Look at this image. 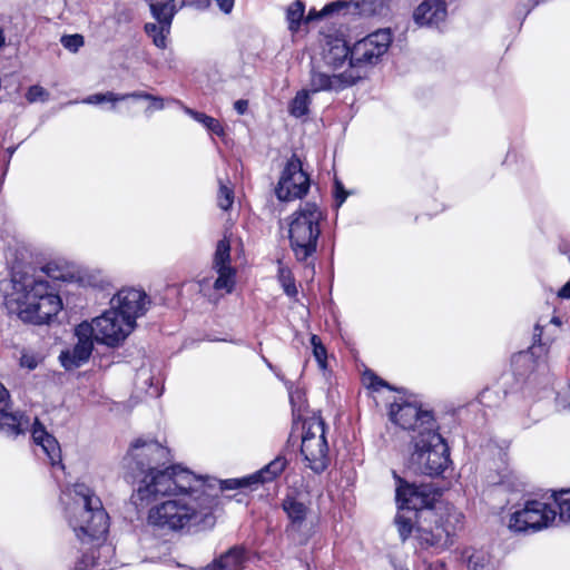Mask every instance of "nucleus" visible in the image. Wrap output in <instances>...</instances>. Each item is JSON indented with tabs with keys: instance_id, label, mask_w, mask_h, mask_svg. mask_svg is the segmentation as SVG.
Masks as SVG:
<instances>
[{
	"instance_id": "37",
	"label": "nucleus",
	"mask_w": 570,
	"mask_h": 570,
	"mask_svg": "<svg viewBox=\"0 0 570 570\" xmlns=\"http://www.w3.org/2000/svg\"><path fill=\"white\" fill-rule=\"evenodd\" d=\"M342 11H344V13H352V7L350 6V1L336 0L326 3L322 8V14H325L326 17L341 13Z\"/></svg>"
},
{
	"instance_id": "2",
	"label": "nucleus",
	"mask_w": 570,
	"mask_h": 570,
	"mask_svg": "<svg viewBox=\"0 0 570 570\" xmlns=\"http://www.w3.org/2000/svg\"><path fill=\"white\" fill-rule=\"evenodd\" d=\"M396 481L399 510L413 514L416 522V538L422 546L444 549L452 543L451 537L463 515L454 511L445 522H440L434 511L435 502L442 492L431 483L416 485L409 483L393 471Z\"/></svg>"
},
{
	"instance_id": "7",
	"label": "nucleus",
	"mask_w": 570,
	"mask_h": 570,
	"mask_svg": "<svg viewBox=\"0 0 570 570\" xmlns=\"http://www.w3.org/2000/svg\"><path fill=\"white\" fill-rule=\"evenodd\" d=\"M412 443L409 469L414 473L438 476L449 466V446L438 430L425 428L412 438Z\"/></svg>"
},
{
	"instance_id": "30",
	"label": "nucleus",
	"mask_w": 570,
	"mask_h": 570,
	"mask_svg": "<svg viewBox=\"0 0 570 570\" xmlns=\"http://www.w3.org/2000/svg\"><path fill=\"white\" fill-rule=\"evenodd\" d=\"M305 3L302 0L294 1L286 11V19L288 22V29L292 32L299 30L302 21H305Z\"/></svg>"
},
{
	"instance_id": "16",
	"label": "nucleus",
	"mask_w": 570,
	"mask_h": 570,
	"mask_svg": "<svg viewBox=\"0 0 570 570\" xmlns=\"http://www.w3.org/2000/svg\"><path fill=\"white\" fill-rule=\"evenodd\" d=\"M110 304L134 328L136 320L146 314L150 299L141 289L122 288L111 298Z\"/></svg>"
},
{
	"instance_id": "35",
	"label": "nucleus",
	"mask_w": 570,
	"mask_h": 570,
	"mask_svg": "<svg viewBox=\"0 0 570 570\" xmlns=\"http://www.w3.org/2000/svg\"><path fill=\"white\" fill-rule=\"evenodd\" d=\"M311 344L313 346V355H314L315 360L317 361L320 367L322 370H325L326 365H327V353H326V348L323 345L320 336L313 334L311 336Z\"/></svg>"
},
{
	"instance_id": "3",
	"label": "nucleus",
	"mask_w": 570,
	"mask_h": 570,
	"mask_svg": "<svg viewBox=\"0 0 570 570\" xmlns=\"http://www.w3.org/2000/svg\"><path fill=\"white\" fill-rule=\"evenodd\" d=\"M12 292L6 305L26 323L47 324L62 308L60 296L41 275L12 273Z\"/></svg>"
},
{
	"instance_id": "27",
	"label": "nucleus",
	"mask_w": 570,
	"mask_h": 570,
	"mask_svg": "<svg viewBox=\"0 0 570 570\" xmlns=\"http://www.w3.org/2000/svg\"><path fill=\"white\" fill-rule=\"evenodd\" d=\"M184 111L196 122L200 124L209 134L217 135L218 137L224 135V127L216 118L189 107H184Z\"/></svg>"
},
{
	"instance_id": "9",
	"label": "nucleus",
	"mask_w": 570,
	"mask_h": 570,
	"mask_svg": "<svg viewBox=\"0 0 570 570\" xmlns=\"http://www.w3.org/2000/svg\"><path fill=\"white\" fill-rule=\"evenodd\" d=\"M392 43V33L389 29L374 31L352 46V60L350 73H357L360 80L366 76L368 68L377 65L387 52Z\"/></svg>"
},
{
	"instance_id": "46",
	"label": "nucleus",
	"mask_w": 570,
	"mask_h": 570,
	"mask_svg": "<svg viewBox=\"0 0 570 570\" xmlns=\"http://www.w3.org/2000/svg\"><path fill=\"white\" fill-rule=\"evenodd\" d=\"M217 6L219 7V9L224 12V13H229L232 12L233 8H234V0H215Z\"/></svg>"
},
{
	"instance_id": "42",
	"label": "nucleus",
	"mask_w": 570,
	"mask_h": 570,
	"mask_svg": "<svg viewBox=\"0 0 570 570\" xmlns=\"http://www.w3.org/2000/svg\"><path fill=\"white\" fill-rule=\"evenodd\" d=\"M41 272L52 279H63L62 271L55 264H47L41 268Z\"/></svg>"
},
{
	"instance_id": "8",
	"label": "nucleus",
	"mask_w": 570,
	"mask_h": 570,
	"mask_svg": "<svg viewBox=\"0 0 570 570\" xmlns=\"http://www.w3.org/2000/svg\"><path fill=\"white\" fill-rule=\"evenodd\" d=\"M171 461L170 451L158 441L137 439L124 456L127 473L138 481L137 488L147 483V479L164 471Z\"/></svg>"
},
{
	"instance_id": "36",
	"label": "nucleus",
	"mask_w": 570,
	"mask_h": 570,
	"mask_svg": "<svg viewBox=\"0 0 570 570\" xmlns=\"http://www.w3.org/2000/svg\"><path fill=\"white\" fill-rule=\"evenodd\" d=\"M234 203V190L229 186L219 180V189L217 194V204L223 210H228Z\"/></svg>"
},
{
	"instance_id": "22",
	"label": "nucleus",
	"mask_w": 570,
	"mask_h": 570,
	"mask_svg": "<svg viewBox=\"0 0 570 570\" xmlns=\"http://www.w3.org/2000/svg\"><path fill=\"white\" fill-rule=\"evenodd\" d=\"M327 48L324 50L323 60L333 70L350 67L352 60V47L344 39L333 38L327 40Z\"/></svg>"
},
{
	"instance_id": "23",
	"label": "nucleus",
	"mask_w": 570,
	"mask_h": 570,
	"mask_svg": "<svg viewBox=\"0 0 570 570\" xmlns=\"http://www.w3.org/2000/svg\"><path fill=\"white\" fill-rule=\"evenodd\" d=\"M282 509L289 520L287 530H299L309 511L308 507L304 502L297 500L294 495H286L283 499Z\"/></svg>"
},
{
	"instance_id": "43",
	"label": "nucleus",
	"mask_w": 570,
	"mask_h": 570,
	"mask_svg": "<svg viewBox=\"0 0 570 570\" xmlns=\"http://www.w3.org/2000/svg\"><path fill=\"white\" fill-rule=\"evenodd\" d=\"M181 4L185 7H193L196 9H204L208 7L209 0H181Z\"/></svg>"
},
{
	"instance_id": "47",
	"label": "nucleus",
	"mask_w": 570,
	"mask_h": 570,
	"mask_svg": "<svg viewBox=\"0 0 570 570\" xmlns=\"http://www.w3.org/2000/svg\"><path fill=\"white\" fill-rule=\"evenodd\" d=\"M558 295L562 298H570V281L563 285Z\"/></svg>"
},
{
	"instance_id": "6",
	"label": "nucleus",
	"mask_w": 570,
	"mask_h": 570,
	"mask_svg": "<svg viewBox=\"0 0 570 570\" xmlns=\"http://www.w3.org/2000/svg\"><path fill=\"white\" fill-rule=\"evenodd\" d=\"M323 213L315 203L301 205L288 216L289 247L298 263H308L317 250Z\"/></svg>"
},
{
	"instance_id": "1",
	"label": "nucleus",
	"mask_w": 570,
	"mask_h": 570,
	"mask_svg": "<svg viewBox=\"0 0 570 570\" xmlns=\"http://www.w3.org/2000/svg\"><path fill=\"white\" fill-rule=\"evenodd\" d=\"M147 482L131 494V503L137 508H145L159 497H174L149 510L147 520L153 527L180 532L215 525L214 512L219 504L217 490L189 470L179 465L166 466Z\"/></svg>"
},
{
	"instance_id": "45",
	"label": "nucleus",
	"mask_w": 570,
	"mask_h": 570,
	"mask_svg": "<svg viewBox=\"0 0 570 570\" xmlns=\"http://www.w3.org/2000/svg\"><path fill=\"white\" fill-rule=\"evenodd\" d=\"M234 109L238 115H245L248 109L247 99H238L234 102Z\"/></svg>"
},
{
	"instance_id": "49",
	"label": "nucleus",
	"mask_w": 570,
	"mask_h": 570,
	"mask_svg": "<svg viewBox=\"0 0 570 570\" xmlns=\"http://www.w3.org/2000/svg\"><path fill=\"white\" fill-rule=\"evenodd\" d=\"M208 285H209V279L208 278H203L202 281H199L200 291H203L204 287H206Z\"/></svg>"
},
{
	"instance_id": "21",
	"label": "nucleus",
	"mask_w": 570,
	"mask_h": 570,
	"mask_svg": "<svg viewBox=\"0 0 570 570\" xmlns=\"http://www.w3.org/2000/svg\"><path fill=\"white\" fill-rule=\"evenodd\" d=\"M448 16L444 0H424L413 12V19L421 27H438Z\"/></svg>"
},
{
	"instance_id": "40",
	"label": "nucleus",
	"mask_w": 570,
	"mask_h": 570,
	"mask_svg": "<svg viewBox=\"0 0 570 570\" xmlns=\"http://www.w3.org/2000/svg\"><path fill=\"white\" fill-rule=\"evenodd\" d=\"M40 362L41 357L36 353L23 352L20 357V366L28 368L29 371L35 370Z\"/></svg>"
},
{
	"instance_id": "54",
	"label": "nucleus",
	"mask_w": 570,
	"mask_h": 570,
	"mask_svg": "<svg viewBox=\"0 0 570 570\" xmlns=\"http://www.w3.org/2000/svg\"><path fill=\"white\" fill-rule=\"evenodd\" d=\"M551 322H552V323H554V324H560V321H559V318H558V317H553V318L551 320Z\"/></svg>"
},
{
	"instance_id": "10",
	"label": "nucleus",
	"mask_w": 570,
	"mask_h": 570,
	"mask_svg": "<svg viewBox=\"0 0 570 570\" xmlns=\"http://www.w3.org/2000/svg\"><path fill=\"white\" fill-rule=\"evenodd\" d=\"M301 453L312 471L320 474L330 463L328 444L325 436V422L321 417H311L303 423Z\"/></svg>"
},
{
	"instance_id": "14",
	"label": "nucleus",
	"mask_w": 570,
	"mask_h": 570,
	"mask_svg": "<svg viewBox=\"0 0 570 570\" xmlns=\"http://www.w3.org/2000/svg\"><path fill=\"white\" fill-rule=\"evenodd\" d=\"M90 325L95 341L111 347L119 345L134 330L112 307L94 318Z\"/></svg>"
},
{
	"instance_id": "25",
	"label": "nucleus",
	"mask_w": 570,
	"mask_h": 570,
	"mask_svg": "<svg viewBox=\"0 0 570 570\" xmlns=\"http://www.w3.org/2000/svg\"><path fill=\"white\" fill-rule=\"evenodd\" d=\"M153 18L157 22H173L178 11L176 0H148Z\"/></svg>"
},
{
	"instance_id": "5",
	"label": "nucleus",
	"mask_w": 570,
	"mask_h": 570,
	"mask_svg": "<svg viewBox=\"0 0 570 570\" xmlns=\"http://www.w3.org/2000/svg\"><path fill=\"white\" fill-rule=\"evenodd\" d=\"M79 498L69 510V524L81 543L100 540L108 532L109 517L102 502L86 484H75Z\"/></svg>"
},
{
	"instance_id": "29",
	"label": "nucleus",
	"mask_w": 570,
	"mask_h": 570,
	"mask_svg": "<svg viewBox=\"0 0 570 570\" xmlns=\"http://www.w3.org/2000/svg\"><path fill=\"white\" fill-rule=\"evenodd\" d=\"M311 94L312 92H309V90L306 88H303L296 92L294 98L288 102V112L291 116L295 118H302L308 115Z\"/></svg>"
},
{
	"instance_id": "11",
	"label": "nucleus",
	"mask_w": 570,
	"mask_h": 570,
	"mask_svg": "<svg viewBox=\"0 0 570 570\" xmlns=\"http://www.w3.org/2000/svg\"><path fill=\"white\" fill-rule=\"evenodd\" d=\"M148 100L149 105L145 109L146 116H151L155 111L164 109V99L146 91H134L128 94H116L114 91L97 92L89 95L81 100L85 105L101 106L104 110L112 111L119 115L132 116L131 100Z\"/></svg>"
},
{
	"instance_id": "38",
	"label": "nucleus",
	"mask_w": 570,
	"mask_h": 570,
	"mask_svg": "<svg viewBox=\"0 0 570 570\" xmlns=\"http://www.w3.org/2000/svg\"><path fill=\"white\" fill-rule=\"evenodd\" d=\"M50 94L41 86L39 85H32L28 88L26 92V99L30 102H37V101H48Z\"/></svg>"
},
{
	"instance_id": "34",
	"label": "nucleus",
	"mask_w": 570,
	"mask_h": 570,
	"mask_svg": "<svg viewBox=\"0 0 570 570\" xmlns=\"http://www.w3.org/2000/svg\"><path fill=\"white\" fill-rule=\"evenodd\" d=\"M278 281L286 295H288L289 297H294L297 295L295 278L291 269L285 266H282L281 264L278 267Z\"/></svg>"
},
{
	"instance_id": "31",
	"label": "nucleus",
	"mask_w": 570,
	"mask_h": 570,
	"mask_svg": "<svg viewBox=\"0 0 570 570\" xmlns=\"http://www.w3.org/2000/svg\"><path fill=\"white\" fill-rule=\"evenodd\" d=\"M552 497L559 510L557 512L559 521L570 523V489L559 492L553 491Z\"/></svg>"
},
{
	"instance_id": "15",
	"label": "nucleus",
	"mask_w": 570,
	"mask_h": 570,
	"mask_svg": "<svg viewBox=\"0 0 570 570\" xmlns=\"http://www.w3.org/2000/svg\"><path fill=\"white\" fill-rule=\"evenodd\" d=\"M391 420L403 430H412L420 433L425 428L438 430L439 426L429 411H422L412 403H394L390 409Z\"/></svg>"
},
{
	"instance_id": "17",
	"label": "nucleus",
	"mask_w": 570,
	"mask_h": 570,
	"mask_svg": "<svg viewBox=\"0 0 570 570\" xmlns=\"http://www.w3.org/2000/svg\"><path fill=\"white\" fill-rule=\"evenodd\" d=\"M287 460L283 455L276 456L273 461L262 468L259 471L239 479H227L220 482L219 490H234V489H253L258 484L272 482L278 478L285 468Z\"/></svg>"
},
{
	"instance_id": "52",
	"label": "nucleus",
	"mask_w": 570,
	"mask_h": 570,
	"mask_svg": "<svg viewBox=\"0 0 570 570\" xmlns=\"http://www.w3.org/2000/svg\"><path fill=\"white\" fill-rule=\"evenodd\" d=\"M16 149H17L16 147H9L7 149V153L9 154V158L14 154Z\"/></svg>"
},
{
	"instance_id": "28",
	"label": "nucleus",
	"mask_w": 570,
	"mask_h": 570,
	"mask_svg": "<svg viewBox=\"0 0 570 570\" xmlns=\"http://www.w3.org/2000/svg\"><path fill=\"white\" fill-rule=\"evenodd\" d=\"M171 23L169 22H148L145 24V32L153 40V43L159 48L167 47V37L170 33Z\"/></svg>"
},
{
	"instance_id": "19",
	"label": "nucleus",
	"mask_w": 570,
	"mask_h": 570,
	"mask_svg": "<svg viewBox=\"0 0 570 570\" xmlns=\"http://www.w3.org/2000/svg\"><path fill=\"white\" fill-rule=\"evenodd\" d=\"M360 81V76L357 73H350L344 70L341 73H326L320 71L315 66H312L309 71V82L308 88L309 92L317 94L321 91H342Z\"/></svg>"
},
{
	"instance_id": "26",
	"label": "nucleus",
	"mask_w": 570,
	"mask_h": 570,
	"mask_svg": "<svg viewBox=\"0 0 570 570\" xmlns=\"http://www.w3.org/2000/svg\"><path fill=\"white\" fill-rule=\"evenodd\" d=\"M352 14L372 17L382 14L385 9L384 0H351Z\"/></svg>"
},
{
	"instance_id": "41",
	"label": "nucleus",
	"mask_w": 570,
	"mask_h": 570,
	"mask_svg": "<svg viewBox=\"0 0 570 570\" xmlns=\"http://www.w3.org/2000/svg\"><path fill=\"white\" fill-rule=\"evenodd\" d=\"M348 196V191L344 188V185L338 179L334 181V198L335 204L340 207Z\"/></svg>"
},
{
	"instance_id": "24",
	"label": "nucleus",
	"mask_w": 570,
	"mask_h": 570,
	"mask_svg": "<svg viewBox=\"0 0 570 570\" xmlns=\"http://www.w3.org/2000/svg\"><path fill=\"white\" fill-rule=\"evenodd\" d=\"M245 562V549L238 546L232 547L219 558L206 567V570H242Z\"/></svg>"
},
{
	"instance_id": "44",
	"label": "nucleus",
	"mask_w": 570,
	"mask_h": 570,
	"mask_svg": "<svg viewBox=\"0 0 570 570\" xmlns=\"http://www.w3.org/2000/svg\"><path fill=\"white\" fill-rule=\"evenodd\" d=\"M323 18H326L325 14H322V9L316 10L315 8L309 9L307 16L305 17V22H312L316 20H321Z\"/></svg>"
},
{
	"instance_id": "50",
	"label": "nucleus",
	"mask_w": 570,
	"mask_h": 570,
	"mask_svg": "<svg viewBox=\"0 0 570 570\" xmlns=\"http://www.w3.org/2000/svg\"><path fill=\"white\" fill-rule=\"evenodd\" d=\"M4 45V35L2 29H0V48Z\"/></svg>"
},
{
	"instance_id": "13",
	"label": "nucleus",
	"mask_w": 570,
	"mask_h": 570,
	"mask_svg": "<svg viewBox=\"0 0 570 570\" xmlns=\"http://www.w3.org/2000/svg\"><path fill=\"white\" fill-rule=\"evenodd\" d=\"M309 189V177L303 170L301 159L294 154L286 163L275 188L277 198L291 202L303 198Z\"/></svg>"
},
{
	"instance_id": "53",
	"label": "nucleus",
	"mask_w": 570,
	"mask_h": 570,
	"mask_svg": "<svg viewBox=\"0 0 570 570\" xmlns=\"http://www.w3.org/2000/svg\"><path fill=\"white\" fill-rule=\"evenodd\" d=\"M375 381H376L377 385H385V383L379 377H375Z\"/></svg>"
},
{
	"instance_id": "51",
	"label": "nucleus",
	"mask_w": 570,
	"mask_h": 570,
	"mask_svg": "<svg viewBox=\"0 0 570 570\" xmlns=\"http://www.w3.org/2000/svg\"><path fill=\"white\" fill-rule=\"evenodd\" d=\"M263 360L266 363V365L268 366V368H271L272 371H275V367L273 366V364L266 357H263Z\"/></svg>"
},
{
	"instance_id": "33",
	"label": "nucleus",
	"mask_w": 570,
	"mask_h": 570,
	"mask_svg": "<svg viewBox=\"0 0 570 570\" xmlns=\"http://www.w3.org/2000/svg\"><path fill=\"white\" fill-rule=\"evenodd\" d=\"M470 570H495L492 558L488 552L476 551L468 559Z\"/></svg>"
},
{
	"instance_id": "20",
	"label": "nucleus",
	"mask_w": 570,
	"mask_h": 570,
	"mask_svg": "<svg viewBox=\"0 0 570 570\" xmlns=\"http://www.w3.org/2000/svg\"><path fill=\"white\" fill-rule=\"evenodd\" d=\"M213 268L218 274L213 287L232 293L235 287L236 269L230 265V243L224 237L218 240L213 259Z\"/></svg>"
},
{
	"instance_id": "4",
	"label": "nucleus",
	"mask_w": 570,
	"mask_h": 570,
	"mask_svg": "<svg viewBox=\"0 0 570 570\" xmlns=\"http://www.w3.org/2000/svg\"><path fill=\"white\" fill-rule=\"evenodd\" d=\"M31 428V436L47 454L51 465L63 468L61 449L56 438L49 434L43 424L36 417L31 425L29 416L20 410L12 411V400L8 389L0 383V433L7 438H17Z\"/></svg>"
},
{
	"instance_id": "18",
	"label": "nucleus",
	"mask_w": 570,
	"mask_h": 570,
	"mask_svg": "<svg viewBox=\"0 0 570 570\" xmlns=\"http://www.w3.org/2000/svg\"><path fill=\"white\" fill-rule=\"evenodd\" d=\"M75 334L78 342L73 346L72 351L62 352L59 356L61 365L68 371L77 368L86 363L94 348L95 338L90 323L82 322L79 324L75 330Z\"/></svg>"
},
{
	"instance_id": "12",
	"label": "nucleus",
	"mask_w": 570,
	"mask_h": 570,
	"mask_svg": "<svg viewBox=\"0 0 570 570\" xmlns=\"http://www.w3.org/2000/svg\"><path fill=\"white\" fill-rule=\"evenodd\" d=\"M557 511L544 502L529 500L523 509L513 512L509 520V529L514 532L539 531L551 525Z\"/></svg>"
},
{
	"instance_id": "39",
	"label": "nucleus",
	"mask_w": 570,
	"mask_h": 570,
	"mask_svg": "<svg viewBox=\"0 0 570 570\" xmlns=\"http://www.w3.org/2000/svg\"><path fill=\"white\" fill-rule=\"evenodd\" d=\"M62 46L71 52H77L85 43L83 37L79 33L67 35L61 38Z\"/></svg>"
},
{
	"instance_id": "32",
	"label": "nucleus",
	"mask_w": 570,
	"mask_h": 570,
	"mask_svg": "<svg viewBox=\"0 0 570 570\" xmlns=\"http://www.w3.org/2000/svg\"><path fill=\"white\" fill-rule=\"evenodd\" d=\"M395 524L402 541L411 535L414 528L416 529L415 518L406 511H399L395 517Z\"/></svg>"
},
{
	"instance_id": "48",
	"label": "nucleus",
	"mask_w": 570,
	"mask_h": 570,
	"mask_svg": "<svg viewBox=\"0 0 570 570\" xmlns=\"http://www.w3.org/2000/svg\"><path fill=\"white\" fill-rule=\"evenodd\" d=\"M541 336H542V327L539 324H537L535 327H534L533 337H534V340L540 341Z\"/></svg>"
}]
</instances>
